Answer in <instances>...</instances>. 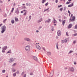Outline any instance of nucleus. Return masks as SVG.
Returning a JSON list of instances; mask_svg holds the SVG:
<instances>
[{
    "label": "nucleus",
    "mask_w": 77,
    "mask_h": 77,
    "mask_svg": "<svg viewBox=\"0 0 77 77\" xmlns=\"http://www.w3.org/2000/svg\"><path fill=\"white\" fill-rule=\"evenodd\" d=\"M76 43V42L75 41H73V44H75Z\"/></svg>",
    "instance_id": "nucleus-44"
},
{
    "label": "nucleus",
    "mask_w": 77,
    "mask_h": 77,
    "mask_svg": "<svg viewBox=\"0 0 77 77\" xmlns=\"http://www.w3.org/2000/svg\"><path fill=\"white\" fill-rule=\"evenodd\" d=\"M6 20H7V19L4 20L3 22L4 23H6Z\"/></svg>",
    "instance_id": "nucleus-28"
},
{
    "label": "nucleus",
    "mask_w": 77,
    "mask_h": 77,
    "mask_svg": "<svg viewBox=\"0 0 77 77\" xmlns=\"http://www.w3.org/2000/svg\"><path fill=\"white\" fill-rule=\"evenodd\" d=\"M74 65H76L77 64V63L76 62H74Z\"/></svg>",
    "instance_id": "nucleus-51"
},
{
    "label": "nucleus",
    "mask_w": 77,
    "mask_h": 77,
    "mask_svg": "<svg viewBox=\"0 0 77 77\" xmlns=\"http://www.w3.org/2000/svg\"><path fill=\"white\" fill-rule=\"evenodd\" d=\"M39 28L40 29H41V28H42V26H39Z\"/></svg>",
    "instance_id": "nucleus-56"
},
{
    "label": "nucleus",
    "mask_w": 77,
    "mask_h": 77,
    "mask_svg": "<svg viewBox=\"0 0 77 77\" xmlns=\"http://www.w3.org/2000/svg\"><path fill=\"white\" fill-rule=\"evenodd\" d=\"M11 21L12 24H14V23H15V22H14V20H12Z\"/></svg>",
    "instance_id": "nucleus-24"
},
{
    "label": "nucleus",
    "mask_w": 77,
    "mask_h": 77,
    "mask_svg": "<svg viewBox=\"0 0 77 77\" xmlns=\"http://www.w3.org/2000/svg\"><path fill=\"white\" fill-rule=\"evenodd\" d=\"M64 9H66V6L64 7Z\"/></svg>",
    "instance_id": "nucleus-57"
},
{
    "label": "nucleus",
    "mask_w": 77,
    "mask_h": 77,
    "mask_svg": "<svg viewBox=\"0 0 77 77\" xmlns=\"http://www.w3.org/2000/svg\"><path fill=\"white\" fill-rule=\"evenodd\" d=\"M56 39H58V36H56Z\"/></svg>",
    "instance_id": "nucleus-54"
},
{
    "label": "nucleus",
    "mask_w": 77,
    "mask_h": 77,
    "mask_svg": "<svg viewBox=\"0 0 77 77\" xmlns=\"http://www.w3.org/2000/svg\"><path fill=\"white\" fill-rule=\"evenodd\" d=\"M67 42V40H66V39H65L64 40V42Z\"/></svg>",
    "instance_id": "nucleus-48"
},
{
    "label": "nucleus",
    "mask_w": 77,
    "mask_h": 77,
    "mask_svg": "<svg viewBox=\"0 0 77 77\" xmlns=\"http://www.w3.org/2000/svg\"><path fill=\"white\" fill-rule=\"evenodd\" d=\"M26 5L27 6H31V4H30V3H26Z\"/></svg>",
    "instance_id": "nucleus-17"
},
{
    "label": "nucleus",
    "mask_w": 77,
    "mask_h": 77,
    "mask_svg": "<svg viewBox=\"0 0 77 77\" xmlns=\"http://www.w3.org/2000/svg\"><path fill=\"white\" fill-rule=\"evenodd\" d=\"M14 8H12V9L11 11V12H13L14 11Z\"/></svg>",
    "instance_id": "nucleus-34"
},
{
    "label": "nucleus",
    "mask_w": 77,
    "mask_h": 77,
    "mask_svg": "<svg viewBox=\"0 0 77 77\" xmlns=\"http://www.w3.org/2000/svg\"><path fill=\"white\" fill-rule=\"evenodd\" d=\"M29 74L31 75H33V73L31 72L29 73Z\"/></svg>",
    "instance_id": "nucleus-37"
},
{
    "label": "nucleus",
    "mask_w": 77,
    "mask_h": 77,
    "mask_svg": "<svg viewBox=\"0 0 77 77\" xmlns=\"http://www.w3.org/2000/svg\"><path fill=\"white\" fill-rule=\"evenodd\" d=\"M73 5H74V4L72 3L68 5V7L69 8V7H72V6H73Z\"/></svg>",
    "instance_id": "nucleus-16"
},
{
    "label": "nucleus",
    "mask_w": 77,
    "mask_h": 77,
    "mask_svg": "<svg viewBox=\"0 0 77 77\" xmlns=\"http://www.w3.org/2000/svg\"><path fill=\"white\" fill-rule=\"evenodd\" d=\"M58 43H57L56 44V47H57V49H59V48H58Z\"/></svg>",
    "instance_id": "nucleus-31"
},
{
    "label": "nucleus",
    "mask_w": 77,
    "mask_h": 77,
    "mask_svg": "<svg viewBox=\"0 0 77 77\" xmlns=\"http://www.w3.org/2000/svg\"><path fill=\"white\" fill-rule=\"evenodd\" d=\"M26 12L24 14H23V15H26Z\"/></svg>",
    "instance_id": "nucleus-52"
},
{
    "label": "nucleus",
    "mask_w": 77,
    "mask_h": 77,
    "mask_svg": "<svg viewBox=\"0 0 77 77\" xmlns=\"http://www.w3.org/2000/svg\"><path fill=\"white\" fill-rule=\"evenodd\" d=\"M6 53L7 54H8V53H11V50L10 49Z\"/></svg>",
    "instance_id": "nucleus-22"
},
{
    "label": "nucleus",
    "mask_w": 77,
    "mask_h": 77,
    "mask_svg": "<svg viewBox=\"0 0 77 77\" xmlns=\"http://www.w3.org/2000/svg\"><path fill=\"white\" fill-rule=\"evenodd\" d=\"M72 16H73V14H71V16H70V18H72Z\"/></svg>",
    "instance_id": "nucleus-46"
},
{
    "label": "nucleus",
    "mask_w": 77,
    "mask_h": 77,
    "mask_svg": "<svg viewBox=\"0 0 77 77\" xmlns=\"http://www.w3.org/2000/svg\"><path fill=\"white\" fill-rule=\"evenodd\" d=\"M16 65H17V63H14L12 65L13 66H16Z\"/></svg>",
    "instance_id": "nucleus-30"
},
{
    "label": "nucleus",
    "mask_w": 77,
    "mask_h": 77,
    "mask_svg": "<svg viewBox=\"0 0 77 77\" xmlns=\"http://www.w3.org/2000/svg\"><path fill=\"white\" fill-rule=\"evenodd\" d=\"M25 50L27 51H30V46L29 45L26 46L25 48Z\"/></svg>",
    "instance_id": "nucleus-2"
},
{
    "label": "nucleus",
    "mask_w": 77,
    "mask_h": 77,
    "mask_svg": "<svg viewBox=\"0 0 77 77\" xmlns=\"http://www.w3.org/2000/svg\"><path fill=\"white\" fill-rule=\"evenodd\" d=\"M64 19H65V18H66V17H65V16H64Z\"/></svg>",
    "instance_id": "nucleus-60"
},
{
    "label": "nucleus",
    "mask_w": 77,
    "mask_h": 77,
    "mask_svg": "<svg viewBox=\"0 0 77 77\" xmlns=\"http://www.w3.org/2000/svg\"><path fill=\"white\" fill-rule=\"evenodd\" d=\"M73 51H70L68 53V54H70V53H72Z\"/></svg>",
    "instance_id": "nucleus-25"
},
{
    "label": "nucleus",
    "mask_w": 77,
    "mask_h": 77,
    "mask_svg": "<svg viewBox=\"0 0 77 77\" xmlns=\"http://www.w3.org/2000/svg\"><path fill=\"white\" fill-rule=\"evenodd\" d=\"M19 9L18 8H17L15 11V13L16 14H19Z\"/></svg>",
    "instance_id": "nucleus-12"
},
{
    "label": "nucleus",
    "mask_w": 77,
    "mask_h": 77,
    "mask_svg": "<svg viewBox=\"0 0 77 77\" xmlns=\"http://www.w3.org/2000/svg\"><path fill=\"white\" fill-rule=\"evenodd\" d=\"M59 21L60 22V21H61V19H59Z\"/></svg>",
    "instance_id": "nucleus-58"
},
{
    "label": "nucleus",
    "mask_w": 77,
    "mask_h": 77,
    "mask_svg": "<svg viewBox=\"0 0 77 77\" xmlns=\"http://www.w3.org/2000/svg\"><path fill=\"white\" fill-rule=\"evenodd\" d=\"M42 49H43V50H44V51H45V48H42Z\"/></svg>",
    "instance_id": "nucleus-47"
},
{
    "label": "nucleus",
    "mask_w": 77,
    "mask_h": 77,
    "mask_svg": "<svg viewBox=\"0 0 77 77\" xmlns=\"http://www.w3.org/2000/svg\"><path fill=\"white\" fill-rule=\"evenodd\" d=\"M4 17H7V15H5Z\"/></svg>",
    "instance_id": "nucleus-63"
},
{
    "label": "nucleus",
    "mask_w": 77,
    "mask_h": 77,
    "mask_svg": "<svg viewBox=\"0 0 77 77\" xmlns=\"http://www.w3.org/2000/svg\"><path fill=\"white\" fill-rule=\"evenodd\" d=\"M66 21V20H64L63 21H62V23L63 26H64V25H65Z\"/></svg>",
    "instance_id": "nucleus-20"
},
{
    "label": "nucleus",
    "mask_w": 77,
    "mask_h": 77,
    "mask_svg": "<svg viewBox=\"0 0 77 77\" xmlns=\"http://www.w3.org/2000/svg\"><path fill=\"white\" fill-rule=\"evenodd\" d=\"M62 7V5H58V8H60V7Z\"/></svg>",
    "instance_id": "nucleus-49"
},
{
    "label": "nucleus",
    "mask_w": 77,
    "mask_h": 77,
    "mask_svg": "<svg viewBox=\"0 0 77 77\" xmlns=\"http://www.w3.org/2000/svg\"><path fill=\"white\" fill-rule=\"evenodd\" d=\"M16 74L17 73V74H20V72L18 71H17V72H16Z\"/></svg>",
    "instance_id": "nucleus-38"
},
{
    "label": "nucleus",
    "mask_w": 77,
    "mask_h": 77,
    "mask_svg": "<svg viewBox=\"0 0 77 77\" xmlns=\"http://www.w3.org/2000/svg\"><path fill=\"white\" fill-rule=\"evenodd\" d=\"M66 35L67 36H69V35H68V32H66Z\"/></svg>",
    "instance_id": "nucleus-43"
},
{
    "label": "nucleus",
    "mask_w": 77,
    "mask_h": 77,
    "mask_svg": "<svg viewBox=\"0 0 77 77\" xmlns=\"http://www.w3.org/2000/svg\"><path fill=\"white\" fill-rule=\"evenodd\" d=\"M24 41H28V42H30V41H31V40H30V38L27 37L24 38Z\"/></svg>",
    "instance_id": "nucleus-5"
},
{
    "label": "nucleus",
    "mask_w": 77,
    "mask_h": 77,
    "mask_svg": "<svg viewBox=\"0 0 77 77\" xmlns=\"http://www.w3.org/2000/svg\"><path fill=\"white\" fill-rule=\"evenodd\" d=\"M61 42H62V43H63V41L62 40L61 41Z\"/></svg>",
    "instance_id": "nucleus-59"
},
{
    "label": "nucleus",
    "mask_w": 77,
    "mask_h": 77,
    "mask_svg": "<svg viewBox=\"0 0 77 77\" xmlns=\"http://www.w3.org/2000/svg\"><path fill=\"white\" fill-rule=\"evenodd\" d=\"M6 26L5 25H4L2 27V30L1 31V33H3L4 32H5V31H6Z\"/></svg>",
    "instance_id": "nucleus-1"
},
{
    "label": "nucleus",
    "mask_w": 77,
    "mask_h": 77,
    "mask_svg": "<svg viewBox=\"0 0 77 77\" xmlns=\"http://www.w3.org/2000/svg\"><path fill=\"white\" fill-rule=\"evenodd\" d=\"M13 75L14 76V77H15V76H16V73H13Z\"/></svg>",
    "instance_id": "nucleus-35"
},
{
    "label": "nucleus",
    "mask_w": 77,
    "mask_h": 77,
    "mask_svg": "<svg viewBox=\"0 0 77 77\" xmlns=\"http://www.w3.org/2000/svg\"><path fill=\"white\" fill-rule=\"evenodd\" d=\"M50 9V8H48L47 9L44 10V12H45V11H48V9Z\"/></svg>",
    "instance_id": "nucleus-27"
},
{
    "label": "nucleus",
    "mask_w": 77,
    "mask_h": 77,
    "mask_svg": "<svg viewBox=\"0 0 77 77\" xmlns=\"http://www.w3.org/2000/svg\"><path fill=\"white\" fill-rule=\"evenodd\" d=\"M53 22L54 23H56V22H57V21H56V20H55V18H53Z\"/></svg>",
    "instance_id": "nucleus-18"
},
{
    "label": "nucleus",
    "mask_w": 77,
    "mask_h": 77,
    "mask_svg": "<svg viewBox=\"0 0 77 77\" xmlns=\"http://www.w3.org/2000/svg\"><path fill=\"white\" fill-rule=\"evenodd\" d=\"M72 26V24L70 23L69 24L68 26V29H70Z\"/></svg>",
    "instance_id": "nucleus-13"
},
{
    "label": "nucleus",
    "mask_w": 77,
    "mask_h": 77,
    "mask_svg": "<svg viewBox=\"0 0 77 77\" xmlns=\"http://www.w3.org/2000/svg\"><path fill=\"white\" fill-rule=\"evenodd\" d=\"M33 59H34V60H35L36 61H37L38 59L37 58V57L35 56L33 57Z\"/></svg>",
    "instance_id": "nucleus-14"
},
{
    "label": "nucleus",
    "mask_w": 77,
    "mask_h": 77,
    "mask_svg": "<svg viewBox=\"0 0 77 77\" xmlns=\"http://www.w3.org/2000/svg\"><path fill=\"white\" fill-rule=\"evenodd\" d=\"M60 11H62V10H63V8H61L60 9Z\"/></svg>",
    "instance_id": "nucleus-41"
},
{
    "label": "nucleus",
    "mask_w": 77,
    "mask_h": 77,
    "mask_svg": "<svg viewBox=\"0 0 77 77\" xmlns=\"http://www.w3.org/2000/svg\"><path fill=\"white\" fill-rule=\"evenodd\" d=\"M47 54L48 56H50L51 55V52H47Z\"/></svg>",
    "instance_id": "nucleus-21"
},
{
    "label": "nucleus",
    "mask_w": 77,
    "mask_h": 77,
    "mask_svg": "<svg viewBox=\"0 0 77 77\" xmlns=\"http://www.w3.org/2000/svg\"><path fill=\"white\" fill-rule=\"evenodd\" d=\"M65 69H67V68L65 67Z\"/></svg>",
    "instance_id": "nucleus-62"
},
{
    "label": "nucleus",
    "mask_w": 77,
    "mask_h": 77,
    "mask_svg": "<svg viewBox=\"0 0 77 77\" xmlns=\"http://www.w3.org/2000/svg\"><path fill=\"white\" fill-rule=\"evenodd\" d=\"M68 13H69V14H71V12H70V11H69V10H68Z\"/></svg>",
    "instance_id": "nucleus-45"
},
{
    "label": "nucleus",
    "mask_w": 77,
    "mask_h": 77,
    "mask_svg": "<svg viewBox=\"0 0 77 77\" xmlns=\"http://www.w3.org/2000/svg\"><path fill=\"white\" fill-rule=\"evenodd\" d=\"M75 29H77V24L75 26V28H74Z\"/></svg>",
    "instance_id": "nucleus-32"
},
{
    "label": "nucleus",
    "mask_w": 77,
    "mask_h": 77,
    "mask_svg": "<svg viewBox=\"0 0 77 77\" xmlns=\"http://www.w3.org/2000/svg\"><path fill=\"white\" fill-rule=\"evenodd\" d=\"M51 20L50 19H48L47 20H46L45 21V23H50V22H51Z\"/></svg>",
    "instance_id": "nucleus-11"
},
{
    "label": "nucleus",
    "mask_w": 77,
    "mask_h": 77,
    "mask_svg": "<svg viewBox=\"0 0 77 77\" xmlns=\"http://www.w3.org/2000/svg\"><path fill=\"white\" fill-rule=\"evenodd\" d=\"M46 1V0H42V3H44V2H45Z\"/></svg>",
    "instance_id": "nucleus-29"
},
{
    "label": "nucleus",
    "mask_w": 77,
    "mask_h": 77,
    "mask_svg": "<svg viewBox=\"0 0 77 77\" xmlns=\"http://www.w3.org/2000/svg\"><path fill=\"white\" fill-rule=\"evenodd\" d=\"M3 25V24L2 23L0 24V27Z\"/></svg>",
    "instance_id": "nucleus-53"
},
{
    "label": "nucleus",
    "mask_w": 77,
    "mask_h": 77,
    "mask_svg": "<svg viewBox=\"0 0 77 77\" xmlns=\"http://www.w3.org/2000/svg\"><path fill=\"white\" fill-rule=\"evenodd\" d=\"M58 0H55V3H57L58 2Z\"/></svg>",
    "instance_id": "nucleus-50"
},
{
    "label": "nucleus",
    "mask_w": 77,
    "mask_h": 77,
    "mask_svg": "<svg viewBox=\"0 0 77 77\" xmlns=\"http://www.w3.org/2000/svg\"><path fill=\"white\" fill-rule=\"evenodd\" d=\"M48 3L47 2V3H46L45 5V6H47V5H48Z\"/></svg>",
    "instance_id": "nucleus-40"
},
{
    "label": "nucleus",
    "mask_w": 77,
    "mask_h": 77,
    "mask_svg": "<svg viewBox=\"0 0 77 77\" xmlns=\"http://www.w3.org/2000/svg\"><path fill=\"white\" fill-rule=\"evenodd\" d=\"M31 19H32V17H31V16L30 15L29 17V20H31Z\"/></svg>",
    "instance_id": "nucleus-33"
},
{
    "label": "nucleus",
    "mask_w": 77,
    "mask_h": 77,
    "mask_svg": "<svg viewBox=\"0 0 77 77\" xmlns=\"http://www.w3.org/2000/svg\"><path fill=\"white\" fill-rule=\"evenodd\" d=\"M41 21H42V18H41L39 20H37V22L39 23H41Z\"/></svg>",
    "instance_id": "nucleus-15"
},
{
    "label": "nucleus",
    "mask_w": 77,
    "mask_h": 77,
    "mask_svg": "<svg viewBox=\"0 0 77 77\" xmlns=\"http://www.w3.org/2000/svg\"><path fill=\"white\" fill-rule=\"evenodd\" d=\"M69 3H70V2H67L66 3V5H69Z\"/></svg>",
    "instance_id": "nucleus-39"
},
{
    "label": "nucleus",
    "mask_w": 77,
    "mask_h": 77,
    "mask_svg": "<svg viewBox=\"0 0 77 77\" xmlns=\"http://www.w3.org/2000/svg\"><path fill=\"white\" fill-rule=\"evenodd\" d=\"M51 28H52L51 30L52 31H54V27L53 26H51Z\"/></svg>",
    "instance_id": "nucleus-26"
},
{
    "label": "nucleus",
    "mask_w": 77,
    "mask_h": 77,
    "mask_svg": "<svg viewBox=\"0 0 77 77\" xmlns=\"http://www.w3.org/2000/svg\"><path fill=\"white\" fill-rule=\"evenodd\" d=\"M12 71L13 72H15L16 70L15 69H14L12 70Z\"/></svg>",
    "instance_id": "nucleus-42"
},
{
    "label": "nucleus",
    "mask_w": 77,
    "mask_h": 77,
    "mask_svg": "<svg viewBox=\"0 0 77 77\" xmlns=\"http://www.w3.org/2000/svg\"><path fill=\"white\" fill-rule=\"evenodd\" d=\"M21 13H23V11H21Z\"/></svg>",
    "instance_id": "nucleus-61"
},
{
    "label": "nucleus",
    "mask_w": 77,
    "mask_h": 77,
    "mask_svg": "<svg viewBox=\"0 0 77 77\" xmlns=\"http://www.w3.org/2000/svg\"><path fill=\"white\" fill-rule=\"evenodd\" d=\"M15 21H17V22L18 21V19L17 17L15 18Z\"/></svg>",
    "instance_id": "nucleus-23"
},
{
    "label": "nucleus",
    "mask_w": 77,
    "mask_h": 77,
    "mask_svg": "<svg viewBox=\"0 0 77 77\" xmlns=\"http://www.w3.org/2000/svg\"><path fill=\"white\" fill-rule=\"evenodd\" d=\"M54 72L53 71H51V72H50V74L49 75L50 77H52L53 75Z\"/></svg>",
    "instance_id": "nucleus-9"
},
{
    "label": "nucleus",
    "mask_w": 77,
    "mask_h": 77,
    "mask_svg": "<svg viewBox=\"0 0 77 77\" xmlns=\"http://www.w3.org/2000/svg\"><path fill=\"white\" fill-rule=\"evenodd\" d=\"M68 1H69V2H71V0H68Z\"/></svg>",
    "instance_id": "nucleus-64"
},
{
    "label": "nucleus",
    "mask_w": 77,
    "mask_h": 77,
    "mask_svg": "<svg viewBox=\"0 0 77 77\" xmlns=\"http://www.w3.org/2000/svg\"><path fill=\"white\" fill-rule=\"evenodd\" d=\"M36 32L37 33H38V32H39V31H38V30H37L36 31Z\"/></svg>",
    "instance_id": "nucleus-55"
},
{
    "label": "nucleus",
    "mask_w": 77,
    "mask_h": 77,
    "mask_svg": "<svg viewBox=\"0 0 77 77\" xmlns=\"http://www.w3.org/2000/svg\"><path fill=\"white\" fill-rule=\"evenodd\" d=\"M69 20L71 21H75V17H72V19L70 18Z\"/></svg>",
    "instance_id": "nucleus-7"
},
{
    "label": "nucleus",
    "mask_w": 77,
    "mask_h": 77,
    "mask_svg": "<svg viewBox=\"0 0 77 77\" xmlns=\"http://www.w3.org/2000/svg\"><path fill=\"white\" fill-rule=\"evenodd\" d=\"M25 72H22L21 75L23 77H26V74H25Z\"/></svg>",
    "instance_id": "nucleus-8"
},
{
    "label": "nucleus",
    "mask_w": 77,
    "mask_h": 77,
    "mask_svg": "<svg viewBox=\"0 0 77 77\" xmlns=\"http://www.w3.org/2000/svg\"><path fill=\"white\" fill-rule=\"evenodd\" d=\"M5 71H6L4 69V70H2V73H5Z\"/></svg>",
    "instance_id": "nucleus-36"
},
{
    "label": "nucleus",
    "mask_w": 77,
    "mask_h": 77,
    "mask_svg": "<svg viewBox=\"0 0 77 77\" xmlns=\"http://www.w3.org/2000/svg\"><path fill=\"white\" fill-rule=\"evenodd\" d=\"M7 48H8V47L6 46L3 47L2 52V53H5V50H6Z\"/></svg>",
    "instance_id": "nucleus-4"
},
{
    "label": "nucleus",
    "mask_w": 77,
    "mask_h": 77,
    "mask_svg": "<svg viewBox=\"0 0 77 77\" xmlns=\"http://www.w3.org/2000/svg\"><path fill=\"white\" fill-rule=\"evenodd\" d=\"M36 48L38 50H41V47H40V46H39V45H37L36 46Z\"/></svg>",
    "instance_id": "nucleus-19"
},
{
    "label": "nucleus",
    "mask_w": 77,
    "mask_h": 77,
    "mask_svg": "<svg viewBox=\"0 0 77 77\" xmlns=\"http://www.w3.org/2000/svg\"><path fill=\"white\" fill-rule=\"evenodd\" d=\"M16 59L15 58H11L9 60H10L9 61V63H12V62H14L15 60Z\"/></svg>",
    "instance_id": "nucleus-3"
},
{
    "label": "nucleus",
    "mask_w": 77,
    "mask_h": 77,
    "mask_svg": "<svg viewBox=\"0 0 77 77\" xmlns=\"http://www.w3.org/2000/svg\"><path fill=\"white\" fill-rule=\"evenodd\" d=\"M57 35L58 36H60L61 35V31L60 30H58L57 31Z\"/></svg>",
    "instance_id": "nucleus-6"
},
{
    "label": "nucleus",
    "mask_w": 77,
    "mask_h": 77,
    "mask_svg": "<svg viewBox=\"0 0 77 77\" xmlns=\"http://www.w3.org/2000/svg\"><path fill=\"white\" fill-rule=\"evenodd\" d=\"M69 70L70 71H72V72H73L74 71V68L73 67H69Z\"/></svg>",
    "instance_id": "nucleus-10"
}]
</instances>
